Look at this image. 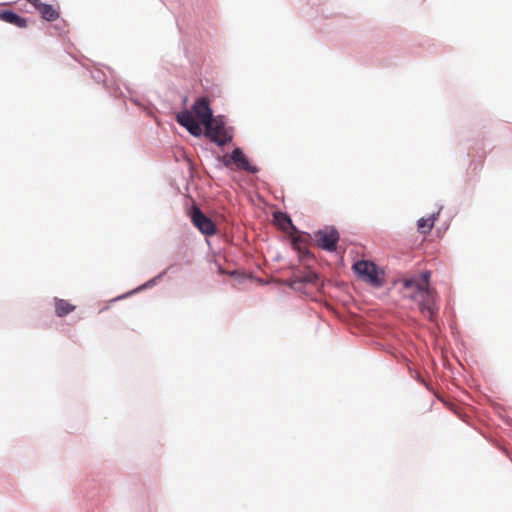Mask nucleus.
<instances>
[{
  "mask_svg": "<svg viewBox=\"0 0 512 512\" xmlns=\"http://www.w3.org/2000/svg\"><path fill=\"white\" fill-rule=\"evenodd\" d=\"M403 294L418 304L419 310L428 320L437 315L436 293L430 287L419 286L415 279L402 280Z\"/></svg>",
  "mask_w": 512,
  "mask_h": 512,
  "instance_id": "f257e3e1",
  "label": "nucleus"
},
{
  "mask_svg": "<svg viewBox=\"0 0 512 512\" xmlns=\"http://www.w3.org/2000/svg\"><path fill=\"white\" fill-rule=\"evenodd\" d=\"M213 118L210 102L206 97H201L194 102L192 112L184 110L176 116L177 122L191 135L197 137L202 134L201 124L204 126Z\"/></svg>",
  "mask_w": 512,
  "mask_h": 512,
  "instance_id": "f03ea898",
  "label": "nucleus"
},
{
  "mask_svg": "<svg viewBox=\"0 0 512 512\" xmlns=\"http://www.w3.org/2000/svg\"><path fill=\"white\" fill-rule=\"evenodd\" d=\"M204 128L205 136L218 146H225L233 140L234 130L226 125L222 116L214 117Z\"/></svg>",
  "mask_w": 512,
  "mask_h": 512,
  "instance_id": "7ed1b4c3",
  "label": "nucleus"
},
{
  "mask_svg": "<svg viewBox=\"0 0 512 512\" xmlns=\"http://www.w3.org/2000/svg\"><path fill=\"white\" fill-rule=\"evenodd\" d=\"M353 270L365 282L375 286H380L382 284L378 276L377 267L371 261H358L353 265Z\"/></svg>",
  "mask_w": 512,
  "mask_h": 512,
  "instance_id": "20e7f679",
  "label": "nucleus"
},
{
  "mask_svg": "<svg viewBox=\"0 0 512 512\" xmlns=\"http://www.w3.org/2000/svg\"><path fill=\"white\" fill-rule=\"evenodd\" d=\"M219 160L226 168H231L232 164H235L236 168L239 170L255 172V169L250 165L247 157L240 148H235L230 155H224L220 157Z\"/></svg>",
  "mask_w": 512,
  "mask_h": 512,
  "instance_id": "39448f33",
  "label": "nucleus"
},
{
  "mask_svg": "<svg viewBox=\"0 0 512 512\" xmlns=\"http://www.w3.org/2000/svg\"><path fill=\"white\" fill-rule=\"evenodd\" d=\"M314 238L320 248L327 251H335L339 240V233L332 227H326L315 232Z\"/></svg>",
  "mask_w": 512,
  "mask_h": 512,
  "instance_id": "423d86ee",
  "label": "nucleus"
},
{
  "mask_svg": "<svg viewBox=\"0 0 512 512\" xmlns=\"http://www.w3.org/2000/svg\"><path fill=\"white\" fill-rule=\"evenodd\" d=\"M191 220L204 235L212 236L216 233L214 222L196 206L193 208Z\"/></svg>",
  "mask_w": 512,
  "mask_h": 512,
  "instance_id": "0eeeda50",
  "label": "nucleus"
},
{
  "mask_svg": "<svg viewBox=\"0 0 512 512\" xmlns=\"http://www.w3.org/2000/svg\"><path fill=\"white\" fill-rule=\"evenodd\" d=\"M34 7L40 13L41 17L46 21H55L60 16L58 9L53 5L41 2L36 4Z\"/></svg>",
  "mask_w": 512,
  "mask_h": 512,
  "instance_id": "6e6552de",
  "label": "nucleus"
},
{
  "mask_svg": "<svg viewBox=\"0 0 512 512\" xmlns=\"http://www.w3.org/2000/svg\"><path fill=\"white\" fill-rule=\"evenodd\" d=\"M0 19L19 28H25L27 26V19L19 16L11 10L0 12Z\"/></svg>",
  "mask_w": 512,
  "mask_h": 512,
  "instance_id": "1a4fd4ad",
  "label": "nucleus"
},
{
  "mask_svg": "<svg viewBox=\"0 0 512 512\" xmlns=\"http://www.w3.org/2000/svg\"><path fill=\"white\" fill-rule=\"evenodd\" d=\"M318 280V275L311 270L300 271L297 270L293 273L292 284L297 283H311L315 284Z\"/></svg>",
  "mask_w": 512,
  "mask_h": 512,
  "instance_id": "9d476101",
  "label": "nucleus"
},
{
  "mask_svg": "<svg viewBox=\"0 0 512 512\" xmlns=\"http://www.w3.org/2000/svg\"><path fill=\"white\" fill-rule=\"evenodd\" d=\"M76 306L64 299L55 298V313L58 317H64L73 312Z\"/></svg>",
  "mask_w": 512,
  "mask_h": 512,
  "instance_id": "9b49d317",
  "label": "nucleus"
},
{
  "mask_svg": "<svg viewBox=\"0 0 512 512\" xmlns=\"http://www.w3.org/2000/svg\"><path fill=\"white\" fill-rule=\"evenodd\" d=\"M436 220V216L435 215H432L428 218H421L418 220L417 222V229L420 233L422 234H427L429 233L433 226H434V222Z\"/></svg>",
  "mask_w": 512,
  "mask_h": 512,
  "instance_id": "f8f14e48",
  "label": "nucleus"
},
{
  "mask_svg": "<svg viewBox=\"0 0 512 512\" xmlns=\"http://www.w3.org/2000/svg\"><path fill=\"white\" fill-rule=\"evenodd\" d=\"M276 222L278 223L279 227L284 230L288 231L289 229H295L292 220L288 215L282 212H277L274 215Z\"/></svg>",
  "mask_w": 512,
  "mask_h": 512,
  "instance_id": "ddd939ff",
  "label": "nucleus"
},
{
  "mask_svg": "<svg viewBox=\"0 0 512 512\" xmlns=\"http://www.w3.org/2000/svg\"><path fill=\"white\" fill-rule=\"evenodd\" d=\"M431 273L429 271H425L421 274L420 278H414L417 281L419 286L429 287Z\"/></svg>",
  "mask_w": 512,
  "mask_h": 512,
  "instance_id": "4468645a",
  "label": "nucleus"
},
{
  "mask_svg": "<svg viewBox=\"0 0 512 512\" xmlns=\"http://www.w3.org/2000/svg\"><path fill=\"white\" fill-rule=\"evenodd\" d=\"M293 245L295 246V248H297L298 250H302V245H303V241L300 237H295L293 239Z\"/></svg>",
  "mask_w": 512,
  "mask_h": 512,
  "instance_id": "2eb2a0df",
  "label": "nucleus"
},
{
  "mask_svg": "<svg viewBox=\"0 0 512 512\" xmlns=\"http://www.w3.org/2000/svg\"><path fill=\"white\" fill-rule=\"evenodd\" d=\"M29 3H31L33 6H35L36 4H39L41 3L40 0H27Z\"/></svg>",
  "mask_w": 512,
  "mask_h": 512,
  "instance_id": "dca6fc26",
  "label": "nucleus"
}]
</instances>
